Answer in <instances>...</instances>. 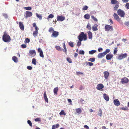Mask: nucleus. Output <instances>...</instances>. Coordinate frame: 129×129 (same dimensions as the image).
<instances>
[{
	"label": "nucleus",
	"mask_w": 129,
	"mask_h": 129,
	"mask_svg": "<svg viewBox=\"0 0 129 129\" xmlns=\"http://www.w3.org/2000/svg\"><path fill=\"white\" fill-rule=\"evenodd\" d=\"M4 34L2 37L3 40L5 42H9L11 40L10 36L6 31L4 32Z\"/></svg>",
	"instance_id": "f257e3e1"
},
{
	"label": "nucleus",
	"mask_w": 129,
	"mask_h": 129,
	"mask_svg": "<svg viewBox=\"0 0 129 129\" xmlns=\"http://www.w3.org/2000/svg\"><path fill=\"white\" fill-rule=\"evenodd\" d=\"M48 31L49 32H51L52 33V34L51 35L52 37L56 38L59 35L58 32L54 31L53 28L52 27H50L49 28Z\"/></svg>",
	"instance_id": "f03ea898"
},
{
	"label": "nucleus",
	"mask_w": 129,
	"mask_h": 129,
	"mask_svg": "<svg viewBox=\"0 0 129 129\" xmlns=\"http://www.w3.org/2000/svg\"><path fill=\"white\" fill-rule=\"evenodd\" d=\"M111 3L112 5L115 4L114 6V11L117 10L119 7V2L117 0H111Z\"/></svg>",
	"instance_id": "7ed1b4c3"
},
{
	"label": "nucleus",
	"mask_w": 129,
	"mask_h": 129,
	"mask_svg": "<svg viewBox=\"0 0 129 129\" xmlns=\"http://www.w3.org/2000/svg\"><path fill=\"white\" fill-rule=\"evenodd\" d=\"M78 38L80 42L82 41L83 39L84 41H85L87 40L86 35L85 34L84 32H82L80 33Z\"/></svg>",
	"instance_id": "20e7f679"
},
{
	"label": "nucleus",
	"mask_w": 129,
	"mask_h": 129,
	"mask_svg": "<svg viewBox=\"0 0 129 129\" xmlns=\"http://www.w3.org/2000/svg\"><path fill=\"white\" fill-rule=\"evenodd\" d=\"M105 29L106 31H109L113 30V28L112 26L107 24L105 26Z\"/></svg>",
	"instance_id": "39448f33"
},
{
	"label": "nucleus",
	"mask_w": 129,
	"mask_h": 129,
	"mask_svg": "<svg viewBox=\"0 0 129 129\" xmlns=\"http://www.w3.org/2000/svg\"><path fill=\"white\" fill-rule=\"evenodd\" d=\"M117 13L121 17H124L125 15L124 12L121 9H119L117 10Z\"/></svg>",
	"instance_id": "423d86ee"
},
{
	"label": "nucleus",
	"mask_w": 129,
	"mask_h": 129,
	"mask_svg": "<svg viewBox=\"0 0 129 129\" xmlns=\"http://www.w3.org/2000/svg\"><path fill=\"white\" fill-rule=\"evenodd\" d=\"M36 54V52L35 50H30L29 51V52L28 54L29 56L34 57Z\"/></svg>",
	"instance_id": "0eeeda50"
},
{
	"label": "nucleus",
	"mask_w": 129,
	"mask_h": 129,
	"mask_svg": "<svg viewBox=\"0 0 129 129\" xmlns=\"http://www.w3.org/2000/svg\"><path fill=\"white\" fill-rule=\"evenodd\" d=\"M114 18L119 22L121 21V20L116 13H114L113 15Z\"/></svg>",
	"instance_id": "6e6552de"
},
{
	"label": "nucleus",
	"mask_w": 129,
	"mask_h": 129,
	"mask_svg": "<svg viewBox=\"0 0 129 129\" xmlns=\"http://www.w3.org/2000/svg\"><path fill=\"white\" fill-rule=\"evenodd\" d=\"M25 17L26 18H27L28 17H29L32 15L33 14L30 12L29 11H26L25 13Z\"/></svg>",
	"instance_id": "1a4fd4ad"
},
{
	"label": "nucleus",
	"mask_w": 129,
	"mask_h": 129,
	"mask_svg": "<svg viewBox=\"0 0 129 129\" xmlns=\"http://www.w3.org/2000/svg\"><path fill=\"white\" fill-rule=\"evenodd\" d=\"M64 17L62 16V15L58 16L57 17V20L58 21H62L64 20L65 19Z\"/></svg>",
	"instance_id": "9d476101"
},
{
	"label": "nucleus",
	"mask_w": 129,
	"mask_h": 129,
	"mask_svg": "<svg viewBox=\"0 0 129 129\" xmlns=\"http://www.w3.org/2000/svg\"><path fill=\"white\" fill-rule=\"evenodd\" d=\"M113 57V55L111 53L107 54L106 55V58L107 60H111Z\"/></svg>",
	"instance_id": "9b49d317"
},
{
	"label": "nucleus",
	"mask_w": 129,
	"mask_h": 129,
	"mask_svg": "<svg viewBox=\"0 0 129 129\" xmlns=\"http://www.w3.org/2000/svg\"><path fill=\"white\" fill-rule=\"evenodd\" d=\"M127 56V54L126 53H124L123 54H121L118 57V59L119 60H121L123 58H124L126 57Z\"/></svg>",
	"instance_id": "f8f14e48"
},
{
	"label": "nucleus",
	"mask_w": 129,
	"mask_h": 129,
	"mask_svg": "<svg viewBox=\"0 0 129 129\" xmlns=\"http://www.w3.org/2000/svg\"><path fill=\"white\" fill-rule=\"evenodd\" d=\"M38 52L40 53V56L42 58H43L44 55L43 51L40 48H39L38 49Z\"/></svg>",
	"instance_id": "ddd939ff"
},
{
	"label": "nucleus",
	"mask_w": 129,
	"mask_h": 129,
	"mask_svg": "<svg viewBox=\"0 0 129 129\" xmlns=\"http://www.w3.org/2000/svg\"><path fill=\"white\" fill-rule=\"evenodd\" d=\"M128 81V79L126 77L122 78L121 79V82L122 84L127 83Z\"/></svg>",
	"instance_id": "4468645a"
},
{
	"label": "nucleus",
	"mask_w": 129,
	"mask_h": 129,
	"mask_svg": "<svg viewBox=\"0 0 129 129\" xmlns=\"http://www.w3.org/2000/svg\"><path fill=\"white\" fill-rule=\"evenodd\" d=\"M104 75L105 78L107 79L108 78L109 75V73L108 71H106L104 72Z\"/></svg>",
	"instance_id": "2eb2a0df"
},
{
	"label": "nucleus",
	"mask_w": 129,
	"mask_h": 129,
	"mask_svg": "<svg viewBox=\"0 0 129 129\" xmlns=\"http://www.w3.org/2000/svg\"><path fill=\"white\" fill-rule=\"evenodd\" d=\"M19 25L20 29L22 30H23L24 29V26L23 23L21 22H19Z\"/></svg>",
	"instance_id": "dca6fc26"
},
{
	"label": "nucleus",
	"mask_w": 129,
	"mask_h": 129,
	"mask_svg": "<svg viewBox=\"0 0 129 129\" xmlns=\"http://www.w3.org/2000/svg\"><path fill=\"white\" fill-rule=\"evenodd\" d=\"M104 86L103 84H98L96 87V88L98 90H100L103 88H104Z\"/></svg>",
	"instance_id": "f3484780"
},
{
	"label": "nucleus",
	"mask_w": 129,
	"mask_h": 129,
	"mask_svg": "<svg viewBox=\"0 0 129 129\" xmlns=\"http://www.w3.org/2000/svg\"><path fill=\"white\" fill-rule=\"evenodd\" d=\"M114 105L116 106H118L120 105V103L118 99H116L114 101Z\"/></svg>",
	"instance_id": "a211bd4d"
},
{
	"label": "nucleus",
	"mask_w": 129,
	"mask_h": 129,
	"mask_svg": "<svg viewBox=\"0 0 129 129\" xmlns=\"http://www.w3.org/2000/svg\"><path fill=\"white\" fill-rule=\"evenodd\" d=\"M98 27V25L97 24H95L93 25L92 27V30L94 31H95L98 30L97 27Z\"/></svg>",
	"instance_id": "6ab92c4d"
},
{
	"label": "nucleus",
	"mask_w": 129,
	"mask_h": 129,
	"mask_svg": "<svg viewBox=\"0 0 129 129\" xmlns=\"http://www.w3.org/2000/svg\"><path fill=\"white\" fill-rule=\"evenodd\" d=\"M103 97L104 99L107 101H108L109 100V96L106 94L104 93L103 94Z\"/></svg>",
	"instance_id": "aec40b11"
},
{
	"label": "nucleus",
	"mask_w": 129,
	"mask_h": 129,
	"mask_svg": "<svg viewBox=\"0 0 129 129\" xmlns=\"http://www.w3.org/2000/svg\"><path fill=\"white\" fill-rule=\"evenodd\" d=\"M105 56V55L103 52L102 53H99L98 55V58H101L104 57Z\"/></svg>",
	"instance_id": "412c9836"
},
{
	"label": "nucleus",
	"mask_w": 129,
	"mask_h": 129,
	"mask_svg": "<svg viewBox=\"0 0 129 129\" xmlns=\"http://www.w3.org/2000/svg\"><path fill=\"white\" fill-rule=\"evenodd\" d=\"M88 38L89 39H91L92 38V34L90 31H89L88 32Z\"/></svg>",
	"instance_id": "4be33fe9"
},
{
	"label": "nucleus",
	"mask_w": 129,
	"mask_h": 129,
	"mask_svg": "<svg viewBox=\"0 0 129 129\" xmlns=\"http://www.w3.org/2000/svg\"><path fill=\"white\" fill-rule=\"evenodd\" d=\"M44 98L46 102L48 103V99L47 97L46 92H45L44 94Z\"/></svg>",
	"instance_id": "5701e85b"
},
{
	"label": "nucleus",
	"mask_w": 129,
	"mask_h": 129,
	"mask_svg": "<svg viewBox=\"0 0 129 129\" xmlns=\"http://www.w3.org/2000/svg\"><path fill=\"white\" fill-rule=\"evenodd\" d=\"M58 90V87L54 88L53 89L54 93L56 95L57 94V92Z\"/></svg>",
	"instance_id": "b1692460"
},
{
	"label": "nucleus",
	"mask_w": 129,
	"mask_h": 129,
	"mask_svg": "<svg viewBox=\"0 0 129 129\" xmlns=\"http://www.w3.org/2000/svg\"><path fill=\"white\" fill-rule=\"evenodd\" d=\"M84 18L86 19H89L90 18V16L88 14H86L84 16Z\"/></svg>",
	"instance_id": "393cba45"
},
{
	"label": "nucleus",
	"mask_w": 129,
	"mask_h": 129,
	"mask_svg": "<svg viewBox=\"0 0 129 129\" xmlns=\"http://www.w3.org/2000/svg\"><path fill=\"white\" fill-rule=\"evenodd\" d=\"M12 60L14 62H18V59L15 56H13L12 58Z\"/></svg>",
	"instance_id": "a878e982"
},
{
	"label": "nucleus",
	"mask_w": 129,
	"mask_h": 129,
	"mask_svg": "<svg viewBox=\"0 0 129 129\" xmlns=\"http://www.w3.org/2000/svg\"><path fill=\"white\" fill-rule=\"evenodd\" d=\"M55 48L56 49L59 51H61L62 50V49L61 47H60V46H55Z\"/></svg>",
	"instance_id": "bb28decb"
},
{
	"label": "nucleus",
	"mask_w": 129,
	"mask_h": 129,
	"mask_svg": "<svg viewBox=\"0 0 129 129\" xmlns=\"http://www.w3.org/2000/svg\"><path fill=\"white\" fill-rule=\"evenodd\" d=\"M38 33V31L35 30L33 31V35L35 37H36L37 36Z\"/></svg>",
	"instance_id": "cd10ccee"
},
{
	"label": "nucleus",
	"mask_w": 129,
	"mask_h": 129,
	"mask_svg": "<svg viewBox=\"0 0 129 129\" xmlns=\"http://www.w3.org/2000/svg\"><path fill=\"white\" fill-rule=\"evenodd\" d=\"M110 51V50L109 49H107L104 52H103V53H104L105 55H106L108 53H109Z\"/></svg>",
	"instance_id": "c85d7f7f"
},
{
	"label": "nucleus",
	"mask_w": 129,
	"mask_h": 129,
	"mask_svg": "<svg viewBox=\"0 0 129 129\" xmlns=\"http://www.w3.org/2000/svg\"><path fill=\"white\" fill-rule=\"evenodd\" d=\"M96 50H92L90 51L89 52V53L90 54H92L96 52Z\"/></svg>",
	"instance_id": "c756f323"
},
{
	"label": "nucleus",
	"mask_w": 129,
	"mask_h": 129,
	"mask_svg": "<svg viewBox=\"0 0 129 129\" xmlns=\"http://www.w3.org/2000/svg\"><path fill=\"white\" fill-rule=\"evenodd\" d=\"M76 112L78 113H80L81 112V110L80 108H78L76 109Z\"/></svg>",
	"instance_id": "7c9ffc66"
},
{
	"label": "nucleus",
	"mask_w": 129,
	"mask_h": 129,
	"mask_svg": "<svg viewBox=\"0 0 129 129\" xmlns=\"http://www.w3.org/2000/svg\"><path fill=\"white\" fill-rule=\"evenodd\" d=\"M36 59L34 58H33L32 60V63L34 65H35L36 64Z\"/></svg>",
	"instance_id": "2f4dec72"
},
{
	"label": "nucleus",
	"mask_w": 129,
	"mask_h": 129,
	"mask_svg": "<svg viewBox=\"0 0 129 129\" xmlns=\"http://www.w3.org/2000/svg\"><path fill=\"white\" fill-rule=\"evenodd\" d=\"M92 19L95 22H97L98 21V19L95 18L93 16H91Z\"/></svg>",
	"instance_id": "473e14b6"
},
{
	"label": "nucleus",
	"mask_w": 129,
	"mask_h": 129,
	"mask_svg": "<svg viewBox=\"0 0 129 129\" xmlns=\"http://www.w3.org/2000/svg\"><path fill=\"white\" fill-rule=\"evenodd\" d=\"M69 45L72 47H74L73 43L72 42L70 41L68 43Z\"/></svg>",
	"instance_id": "72a5a7b5"
},
{
	"label": "nucleus",
	"mask_w": 129,
	"mask_h": 129,
	"mask_svg": "<svg viewBox=\"0 0 129 129\" xmlns=\"http://www.w3.org/2000/svg\"><path fill=\"white\" fill-rule=\"evenodd\" d=\"M59 114L60 115H66V113L64 112V110H62L59 113Z\"/></svg>",
	"instance_id": "f704fd0d"
},
{
	"label": "nucleus",
	"mask_w": 129,
	"mask_h": 129,
	"mask_svg": "<svg viewBox=\"0 0 129 129\" xmlns=\"http://www.w3.org/2000/svg\"><path fill=\"white\" fill-rule=\"evenodd\" d=\"M102 110L101 109H99V113H98V115L101 116H102Z\"/></svg>",
	"instance_id": "c9c22d12"
},
{
	"label": "nucleus",
	"mask_w": 129,
	"mask_h": 129,
	"mask_svg": "<svg viewBox=\"0 0 129 129\" xmlns=\"http://www.w3.org/2000/svg\"><path fill=\"white\" fill-rule=\"evenodd\" d=\"M84 52L83 50H80L79 52V53L80 54L84 55Z\"/></svg>",
	"instance_id": "e433bc0d"
},
{
	"label": "nucleus",
	"mask_w": 129,
	"mask_h": 129,
	"mask_svg": "<svg viewBox=\"0 0 129 129\" xmlns=\"http://www.w3.org/2000/svg\"><path fill=\"white\" fill-rule=\"evenodd\" d=\"M36 15L38 18H39L41 20L42 19V16L41 15H39L38 14H36Z\"/></svg>",
	"instance_id": "4c0bfd02"
},
{
	"label": "nucleus",
	"mask_w": 129,
	"mask_h": 129,
	"mask_svg": "<svg viewBox=\"0 0 129 129\" xmlns=\"http://www.w3.org/2000/svg\"><path fill=\"white\" fill-rule=\"evenodd\" d=\"M126 3L125 5V8L127 9H129V3L127 2Z\"/></svg>",
	"instance_id": "58836bf2"
},
{
	"label": "nucleus",
	"mask_w": 129,
	"mask_h": 129,
	"mask_svg": "<svg viewBox=\"0 0 129 129\" xmlns=\"http://www.w3.org/2000/svg\"><path fill=\"white\" fill-rule=\"evenodd\" d=\"M86 27L89 30H90L91 29V27L90 25L88 24L86 26Z\"/></svg>",
	"instance_id": "ea45409f"
},
{
	"label": "nucleus",
	"mask_w": 129,
	"mask_h": 129,
	"mask_svg": "<svg viewBox=\"0 0 129 129\" xmlns=\"http://www.w3.org/2000/svg\"><path fill=\"white\" fill-rule=\"evenodd\" d=\"M30 40L29 39L27 38H25V40L24 41L26 43H28L29 42Z\"/></svg>",
	"instance_id": "a19ab883"
},
{
	"label": "nucleus",
	"mask_w": 129,
	"mask_h": 129,
	"mask_svg": "<svg viewBox=\"0 0 129 129\" xmlns=\"http://www.w3.org/2000/svg\"><path fill=\"white\" fill-rule=\"evenodd\" d=\"M29 125V126L31 127L32 126V124L31 121L30 120H28L27 121Z\"/></svg>",
	"instance_id": "79ce46f5"
},
{
	"label": "nucleus",
	"mask_w": 129,
	"mask_h": 129,
	"mask_svg": "<svg viewBox=\"0 0 129 129\" xmlns=\"http://www.w3.org/2000/svg\"><path fill=\"white\" fill-rule=\"evenodd\" d=\"M67 61L69 63H72V60L70 58L68 57L67 58Z\"/></svg>",
	"instance_id": "37998d69"
},
{
	"label": "nucleus",
	"mask_w": 129,
	"mask_h": 129,
	"mask_svg": "<svg viewBox=\"0 0 129 129\" xmlns=\"http://www.w3.org/2000/svg\"><path fill=\"white\" fill-rule=\"evenodd\" d=\"M35 120L36 122H39L41 121V119L40 118H37L35 119Z\"/></svg>",
	"instance_id": "c03bdc74"
},
{
	"label": "nucleus",
	"mask_w": 129,
	"mask_h": 129,
	"mask_svg": "<svg viewBox=\"0 0 129 129\" xmlns=\"http://www.w3.org/2000/svg\"><path fill=\"white\" fill-rule=\"evenodd\" d=\"M24 9L27 10H30L31 9V8L30 7H24Z\"/></svg>",
	"instance_id": "a18cd8bd"
},
{
	"label": "nucleus",
	"mask_w": 129,
	"mask_h": 129,
	"mask_svg": "<svg viewBox=\"0 0 129 129\" xmlns=\"http://www.w3.org/2000/svg\"><path fill=\"white\" fill-rule=\"evenodd\" d=\"M124 25L128 26L129 27V21H126L124 23Z\"/></svg>",
	"instance_id": "49530a36"
},
{
	"label": "nucleus",
	"mask_w": 129,
	"mask_h": 129,
	"mask_svg": "<svg viewBox=\"0 0 129 129\" xmlns=\"http://www.w3.org/2000/svg\"><path fill=\"white\" fill-rule=\"evenodd\" d=\"M54 17V15L52 14H50L48 17V18H47L48 19L49 18H52Z\"/></svg>",
	"instance_id": "de8ad7c7"
},
{
	"label": "nucleus",
	"mask_w": 129,
	"mask_h": 129,
	"mask_svg": "<svg viewBox=\"0 0 129 129\" xmlns=\"http://www.w3.org/2000/svg\"><path fill=\"white\" fill-rule=\"evenodd\" d=\"M88 8V7L87 6H85L83 7V8L82 10H86Z\"/></svg>",
	"instance_id": "09e8293b"
},
{
	"label": "nucleus",
	"mask_w": 129,
	"mask_h": 129,
	"mask_svg": "<svg viewBox=\"0 0 129 129\" xmlns=\"http://www.w3.org/2000/svg\"><path fill=\"white\" fill-rule=\"evenodd\" d=\"M117 48H115L114 50V53H113L114 54H115L117 52Z\"/></svg>",
	"instance_id": "8fccbe9b"
},
{
	"label": "nucleus",
	"mask_w": 129,
	"mask_h": 129,
	"mask_svg": "<svg viewBox=\"0 0 129 129\" xmlns=\"http://www.w3.org/2000/svg\"><path fill=\"white\" fill-rule=\"evenodd\" d=\"M95 60V59L94 58H90L89 60V61H91L92 62L94 61Z\"/></svg>",
	"instance_id": "3c124183"
},
{
	"label": "nucleus",
	"mask_w": 129,
	"mask_h": 129,
	"mask_svg": "<svg viewBox=\"0 0 129 129\" xmlns=\"http://www.w3.org/2000/svg\"><path fill=\"white\" fill-rule=\"evenodd\" d=\"M76 74L77 75H83V73L80 72H76Z\"/></svg>",
	"instance_id": "603ef678"
},
{
	"label": "nucleus",
	"mask_w": 129,
	"mask_h": 129,
	"mask_svg": "<svg viewBox=\"0 0 129 129\" xmlns=\"http://www.w3.org/2000/svg\"><path fill=\"white\" fill-rule=\"evenodd\" d=\"M27 69L29 70H31L32 69V67L30 66H27Z\"/></svg>",
	"instance_id": "864d4df0"
},
{
	"label": "nucleus",
	"mask_w": 129,
	"mask_h": 129,
	"mask_svg": "<svg viewBox=\"0 0 129 129\" xmlns=\"http://www.w3.org/2000/svg\"><path fill=\"white\" fill-rule=\"evenodd\" d=\"M21 47L22 48H25L26 47V46L24 44H23L21 45Z\"/></svg>",
	"instance_id": "5fc2aeb1"
},
{
	"label": "nucleus",
	"mask_w": 129,
	"mask_h": 129,
	"mask_svg": "<svg viewBox=\"0 0 129 129\" xmlns=\"http://www.w3.org/2000/svg\"><path fill=\"white\" fill-rule=\"evenodd\" d=\"M122 2L124 3H126L129 0H122Z\"/></svg>",
	"instance_id": "6e6d98bb"
},
{
	"label": "nucleus",
	"mask_w": 129,
	"mask_h": 129,
	"mask_svg": "<svg viewBox=\"0 0 129 129\" xmlns=\"http://www.w3.org/2000/svg\"><path fill=\"white\" fill-rule=\"evenodd\" d=\"M88 63L89 64V65L90 66H92L93 64V63L90 62H88Z\"/></svg>",
	"instance_id": "4d7b16f0"
},
{
	"label": "nucleus",
	"mask_w": 129,
	"mask_h": 129,
	"mask_svg": "<svg viewBox=\"0 0 129 129\" xmlns=\"http://www.w3.org/2000/svg\"><path fill=\"white\" fill-rule=\"evenodd\" d=\"M84 127L86 129H89V127L86 125H85L84 126Z\"/></svg>",
	"instance_id": "13d9d810"
},
{
	"label": "nucleus",
	"mask_w": 129,
	"mask_h": 129,
	"mask_svg": "<svg viewBox=\"0 0 129 129\" xmlns=\"http://www.w3.org/2000/svg\"><path fill=\"white\" fill-rule=\"evenodd\" d=\"M63 47L64 49H67L66 48V45H65V42H64L63 44Z\"/></svg>",
	"instance_id": "bf43d9fd"
},
{
	"label": "nucleus",
	"mask_w": 129,
	"mask_h": 129,
	"mask_svg": "<svg viewBox=\"0 0 129 129\" xmlns=\"http://www.w3.org/2000/svg\"><path fill=\"white\" fill-rule=\"evenodd\" d=\"M83 88V86L81 85L79 87V89L80 90H82Z\"/></svg>",
	"instance_id": "052dcab7"
},
{
	"label": "nucleus",
	"mask_w": 129,
	"mask_h": 129,
	"mask_svg": "<svg viewBox=\"0 0 129 129\" xmlns=\"http://www.w3.org/2000/svg\"><path fill=\"white\" fill-rule=\"evenodd\" d=\"M128 108L127 107L126 108H124L123 107L122 108V109L123 110H127Z\"/></svg>",
	"instance_id": "680f3d73"
},
{
	"label": "nucleus",
	"mask_w": 129,
	"mask_h": 129,
	"mask_svg": "<svg viewBox=\"0 0 129 129\" xmlns=\"http://www.w3.org/2000/svg\"><path fill=\"white\" fill-rule=\"evenodd\" d=\"M3 15L6 18H7L8 17V16L7 14H4Z\"/></svg>",
	"instance_id": "e2e57ef3"
},
{
	"label": "nucleus",
	"mask_w": 129,
	"mask_h": 129,
	"mask_svg": "<svg viewBox=\"0 0 129 129\" xmlns=\"http://www.w3.org/2000/svg\"><path fill=\"white\" fill-rule=\"evenodd\" d=\"M103 49L101 48H99L98 49V50L99 52H100Z\"/></svg>",
	"instance_id": "0e129e2a"
},
{
	"label": "nucleus",
	"mask_w": 129,
	"mask_h": 129,
	"mask_svg": "<svg viewBox=\"0 0 129 129\" xmlns=\"http://www.w3.org/2000/svg\"><path fill=\"white\" fill-rule=\"evenodd\" d=\"M33 27H35L37 26L36 25V24L35 23H33Z\"/></svg>",
	"instance_id": "69168bd1"
},
{
	"label": "nucleus",
	"mask_w": 129,
	"mask_h": 129,
	"mask_svg": "<svg viewBox=\"0 0 129 129\" xmlns=\"http://www.w3.org/2000/svg\"><path fill=\"white\" fill-rule=\"evenodd\" d=\"M68 101L69 102H70V104H72V101L71 99H69L68 100Z\"/></svg>",
	"instance_id": "338daca9"
},
{
	"label": "nucleus",
	"mask_w": 129,
	"mask_h": 129,
	"mask_svg": "<svg viewBox=\"0 0 129 129\" xmlns=\"http://www.w3.org/2000/svg\"><path fill=\"white\" fill-rule=\"evenodd\" d=\"M56 128L55 125H53L52 126V129H55Z\"/></svg>",
	"instance_id": "774afa93"
}]
</instances>
